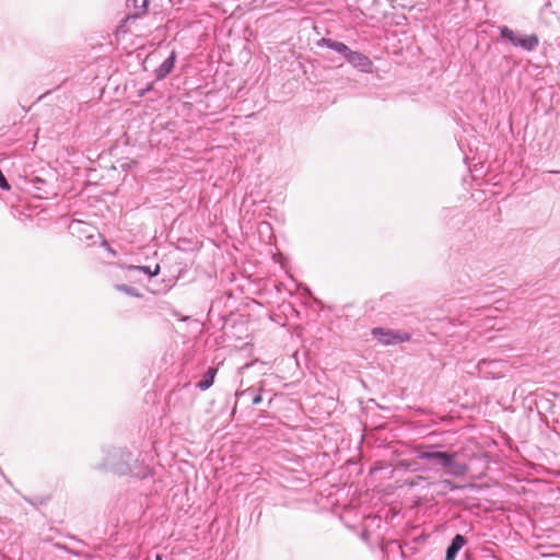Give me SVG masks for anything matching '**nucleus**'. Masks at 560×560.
I'll use <instances>...</instances> for the list:
<instances>
[{"instance_id":"f257e3e1","label":"nucleus","mask_w":560,"mask_h":560,"mask_svg":"<svg viewBox=\"0 0 560 560\" xmlns=\"http://www.w3.org/2000/svg\"><path fill=\"white\" fill-rule=\"evenodd\" d=\"M457 454L456 453H446V452H420L418 455L419 459L427 460L433 466L442 467L445 469V472L453 477L464 476L468 468L465 464L458 463L455 460Z\"/></svg>"},{"instance_id":"f03ea898","label":"nucleus","mask_w":560,"mask_h":560,"mask_svg":"<svg viewBox=\"0 0 560 560\" xmlns=\"http://www.w3.org/2000/svg\"><path fill=\"white\" fill-rule=\"evenodd\" d=\"M104 458L96 467L112 470L119 475H127L131 453L120 447H109L103 451Z\"/></svg>"},{"instance_id":"7ed1b4c3","label":"nucleus","mask_w":560,"mask_h":560,"mask_svg":"<svg viewBox=\"0 0 560 560\" xmlns=\"http://www.w3.org/2000/svg\"><path fill=\"white\" fill-rule=\"evenodd\" d=\"M119 269L124 273L126 279H128L130 281H143V280H149L152 276L158 275L159 270H160V266L155 265L153 270L148 266H136V265L120 267Z\"/></svg>"},{"instance_id":"20e7f679","label":"nucleus","mask_w":560,"mask_h":560,"mask_svg":"<svg viewBox=\"0 0 560 560\" xmlns=\"http://www.w3.org/2000/svg\"><path fill=\"white\" fill-rule=\"evenodd\" d=\"M372 335L382 343L385 346L388 345H397L405 341H408L410 339V335L407 332L401 331H394L390 329H384V328H374L372 330Z\"/></svg>"},{"instance_id":"39448f33","label":"nucleus","mask_w":560,"mask_h":560,"mask_svg":"<svg viewBox=\"0 0 560 560\" xmlns=\"http://www.w3.org/2000/svg\"><path fill=\"white\" fill-rule=\"evenodd\" d=\"M149 0H128L127 7L130 9V12L122 21V23L118 26V31L125 32V26L127 23L133 22L137 18L147 13Z\"/></svg>"},{"instance_id":"423d86ee","label":"nucleus","mask_w":560,"mask_h":560,"mask_svg":"<svg viewBox=\"0 0 560 560\" xmlns=\"http://www.w3.org/2000/svg\"><path fill=\"white\" fill-rule=\"evenodd\" d=\"M346 60L351 63L353 67L360 69L361 71H369L372 66L371 60L365 55L360 51H354L349 49Z\"/></svg>"},{"instance_id":"0eeeda50","label":"nucleus","mask_w":560,"mask_h":560,"mask_svg":"<svg viewBox=\"0 0 560 560\" xmlns=\"http://www.w3.org/2000/svg\"><path fill=\"white\" fill-rule=\"evenodd\" d=\"M127 474H131L137 478H145L151 474V469L149 465L143 462H139L138 459L129 460V469Z\"/></svg>"},{"instance_id":"6e6552de","label":"nucleus","mask_w":560,"mask_h":560,"mask_svg":"<svg viewBox=\"0 0 560 560\" xmlns=\"http://www.w3.org/2000/svg\"><path fill=\"white\" fill-rule=\"evenodd\" d=\"M539 44L538 37L536 35H516V39L513 45L520 46L525 50H534Z\"/></svg>"},{"instance_id":"1a4fd4ad","label":"nucleus","mask_w":560,"mask_h":560,"mask_svg":"<svg viewBox=\"0 0 560 560\" xmlns=\"http://www.w3.org/2000/svg\"><path fill=\"white\" fill-rule=\"evenodd\" d=\"M317 45L326 46L327 48H330L337 51L338 54L342 55L345 58L350 49L346 44L330 38H322L317 42Z\"/></svg>"},{"instance_id":"9d476101","label":"nucleus","mask_w":560,"mask_h":560,"mask_svg":"<svg viewBox=\"0 0 560 560\" xmlns=\"http://www.w3.org/2000/svg\"><path fill=\"white\" fill-rule=\"evenodd\" d=\"M466 540L464 538V536L457 534L451 545L447 547L446 549V556H445V560H454L457 552L462 549V547L465 545Z\"/></svg>"},{"instance_id":"9b49d317","label":"nucleus","mask_w":560,"mask_h":560,"mask_svg":"<svg viewBox=\"0 0 560 560\" xmlns=\"http://www.w3.org/2000/svg\"><path fill=\"white\" fill-rule=\"evenodd\" d=\"M215 374H217V370L213 368H209L207 370V372L205 373L203 378L201 381H199L196 386L200 390H207L208 388H210L212 386V384L214 382Z\"/></svg>"},{"instance_id":"f8f14e48","label":"nucleus","mask_w":560,"mask_h":560,"mask_svg":"<svg viewBox=\"0 0 560 560\" xmlns=\"http://www.w3.org/2000/svg\"><path fill=\"white\" fill-rule=\"evenodd\" d=\"M175 61V50H172L167 57V59L162 63L160 71L162 73H168L171 72L173 65Z\"/></svg>"},{"instance_id":"ddd939ff","label":"nucleus","mask_w":560,"mask_h":560,"mask_svg":"<svg viewBox=\"0 0 560 560\" xmlns=\"http://www.w3.org/2000/svg\"><path fill=\"white\" fill-rule=\"evenodd\" d=\"M500 34L503 38L510 40L512 44H514L516 39V33L509 28L508 26H501L500 27Z\"/></svg>"},{"instance_id":"4468645a","label":"nucleus","mask_w":560,"mask_h":560,"mask_svg":"<svg viewBox=\"0 0 560 560\" xmlns=\"http://www.w3.org/2000/svg\"><path fill=\"white\" fill-rule=\"evenodd\" d=\"M115 289L131 296H140V293L138 292L137 289L129 287L127 284H116Z\"/></svg>"},{"instance_id":"2eb2a0df","label":"nucleus","mask_w":560,"mask_h":560,"mask_svg":"<svg viewBox=\"0 0 560 560\" xmlns=\"http://www.w3.org/2000/svg\"><path fill=\"white\" fill-rule=\"evenodd\" d=\"M441 485L443 486L444 489H448V490H453L455 489L456 487L452 483V481L450 480H443L441 482Z\"/></svg>"},{"instance_id":"dca6fc26","label":"nucleus","mask_w":560,"mask_h":560,"mask_svg":"<svg viewBox=\"0 0 560 560\" xmlns=\"http://www.w3.org/2000/svg\"><path fill=\"white\" fill-rule=\"evenodd\" d=\"M261 402V396L260 395H256L254 398H253V404L254 405H258Z\"/></svg>"},{"instance_id":"f3484780","label":"nucleus","mask_w":560,"mask_h":560,"mask_svg":"<svg viewBox=\"0 0 560 560\" xmlns=\"http://www.w3.org/2000/svg\"><path fill=\"white\" fill-rule=\"evenodd\" d=\"M194 325H195L196 329L199 330V323L197 320L194 322Z\"/></svg>"},{"instance_id":"a211bd4d","label":"nucleus","mask_w":560,"mask_h":560,"mask_svg":"<svg viewBox=\"0 0 560 560\" xmlns=\"http://www.w3.org/2000/svg\"><path fill=\"white\" fill-rule=\"evenodd\" d=\"M156 560H162L161 556L158 555L156 556Z\"/></svg>"}]
</instances>
